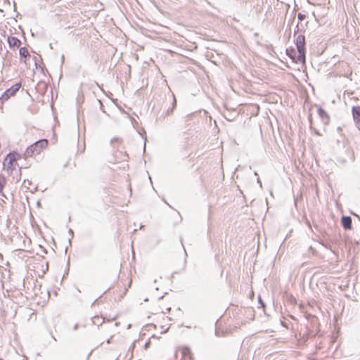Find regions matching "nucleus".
<instances>
[{"label":"nucleus","mask_w":360,"mask_h":360,"mask_svg":"<svg viewBox=\"0 0 360 360\" xmlns=\"http://www.w3.org/2000/svg\"><path fill=\"white\" fill-rule=\"evenodd\" d=\"M21 154L12 151L6 155L3 162V169L8 174H11L18 167V160L21 158Z\"/></svg>","instance_id":"1"},{"label":"nucleus","mask_w":360,"mask_h":360,"mask_svg":"<svg viewBox=\"0 0 360 360\" xmlns=\"http://www.w3.org/2000/svg\"><path fill=\"white\" fill-rule=\"evenodd\" d=\"M48 147V141L41 139L27 148L23 154L25 159L40 154Z\"/></svg>","instance_id":"2"},{"label":"nucleus","mask_w":360,"mask_h":360,"mask_svg":"<svg viewBox=\"0 0 360 360\" xmlns=\"http://www.w3.org/2000/svg\"><path fill=\"white\" fill-rule=\"evenodd\" d=\"M295 45L298 52L297 57L293 58V62L305 63V37L303 34H299L295 39Z\"/></svg>","instance_id":"3"},{"label":"nucleus","mask_w":360,"mask_h":360,"mask_svg":"<svg viewBox=\"0 0 360 360\" xmlns=\"http://www.w3.org/2000/svg\"><path fill=\"white\" fill-rule=\"evenodd\" d=\"M163 82H164L165 86H167V91H168V94L166 96V100H168V101L172 103V107H169L166 110V112H162V115L164 117H165L169 115L173 112L174 108H175L176 104V101L174 94L171 91V89H169V87L167 86V81L165 79H164Z\"/></svg>","instance_id":"4"},{"label":"nucleus","mask_w":360,"mask_h":360,"mask_svg":"<svg viewBox=\"0 0 360 360\" xmlns=\"http://www.w3.org/2000/svg\"><path fill=\"white\" fill-rule=\"evenodd\" d=\"M21 87V83H16L15 84L13 85L11 88L7 89L1 96L0 99L7 101L9 99L11 96H13L17 91H19L20 88Z\"/></svg>","instance_id":"5"},{"label":"nucleus","mask_w":360,"mask_h":360,"mask_svg":"<svg viewBox=\"0 0 360 360\" xmlns=\"http://www.w3.org/2000/svg\"><path fill=\"white\" fill-rule=\"evenodd\" d=\"M341 224L345 229H352V218L349 216H342L341 218Z\"/></svg>","instance_id":"6"},{"label":"nucleus","mask_w":360,"mask_h":360,"mask_svg":"<svg viewBox=\"0 0 360 360\" xmlns=\"http://www.w3.org/2000/svg\"><path fill=\"white\" fill-rule=\"evenodd\" d=\"M8 43L11 48H19L21 45V41L15 37H8Z\"/></svg>","instance_id":"7"},{"label":"nucleus","mask_w":360,"mask_h":360,"mask_svg":"<svg viewBox=\"0 0 360 360\" xmlns=\"http://www.w3.org/2000/svg\"><path fill=\"white\" fill-rule=\"evenodd\" d=\"M352 112L354 123L360 122V106H353Z\"/></svg>","instance_id":"8"},{"label":"nucleus","mask_w":360,"mask_h":360,"mask_svg":"<svg viewBox=\"0 0 360 360\" xmlns=\"http://www.w3.org/2000/svg\"><path fill=\"white\" fill-rule=\"evenodd\" d=\"M6 179L5 176L2 174H0V193L2 195H4V188L6 186Z\"/></svg>","instance_id":"9"},{"label":"nucleus","mask_w":360,"mask_h":360,"mask_svg":"<svg viewBox=\"0 0 360 360\" xmlns=\"http://www.w3.org/2000/svg\"><path fill=\"white\" fill-rule=\"evenodd\" d=\"M318 115L323 120H328V115L327 112L323 110L322 108H319L317 110Z\"/></svg>","instance_id":"10"},{"label":"nucleus","mask_w":360,"mask_h":360,"mask_svg":"<svg viewBox=\"0 0 360 360\" xmlns=\"http://www.w3.org/2000/svg\"><path fill=\"white\" fill-rule=\"evenodd\" d=\"M287 55L290 56V58L293 60V58H295L297 57V55H296V52L294 49H291L290 50L287 49L286 50Z\"/></svg>","instance_id":"11"},{"label":"nucleus","mask_w":360,"mask_h":360,"mask_svg":"<svg viewBox=\"0 0 360 360\" xmlns=\"http://www.w3.org/2000/svg\"><path fill=\"white\" fill-rule=\"evenodd\" d=\"M19 53L21 56L25 58L29 56V51L25 47L20 48Z\"/></svg>","instance_id":"12"},{"label":"nucleus","mask_w":360,"mask_h":360,"mask_svg":"<svg viewBox=\"0 0 360 360\" xmlns=\"http://www.w3.org/2000/svg\"><path fill=\"white\" fill-rule=\"evenodd\" d=\"M190 349L188 348H184L182 350V356L186 357L187 356L190 358Z\"/></svg>","instance_id":"13"},{"label":"nucleus","mask_w":360,"mask_h":360,"mask_svg":"<svg viewBox=\"0 0 360 360\" xmlns=\"http://www.w3.org/2000/svg\"><path fill=\"white\" fill-rule=\"evenodd\" d=\"M306 15L302 13L297 14V18L299 20L302 21L305 18Z\"/></svg>","instance_id":"14"},{"label":"nucleus","mask_w":360,"mask_h":360,"mask_svg":"<svg viewBox=\"0 0 360 360\" xmlns=\"http://www.w3.org/2000/svg\"><path fill=\"white\" fill-rule=\"evenodd\" d=\"M169 328V327L168 326V327H167L166 328H165V326H161V329H162V330H161V332H160V333H166V332L168 330Z\"/></svg>","instance_id":"15"},{"label":"nucleus","mask_w":360,"mask_h":360,"mask_svg":"<svg viewBox=\"0 0 360 360\" xmlns=\"http://www.w3.org/2000/svg\"><path fill=\"white\" fill-rule=\"evenodd\" d=\"M127 292V289L126 288H124L122 291V293L120 294V295L119 296V298H122L123 297L124 295H125Z\"/></svg>","instance_id":"16"},{"label":"nucleus","mask_w":360,"mask_h":360,"mask_svg":"<svg viewBox=\"0 0 360 360\" xmlns=\"http://www.w3.org/2000/svg\"><path fill=\"white\" fill-rule=\"evenodd\" d=\"M298 31H299V22H297V24L296 25V30L294 32V36L296 35V34L298 32Z\"/></svg>","instance_id":"17"},{"label":"nucleus","mask_w":360,"mask_h":360,"mask_svg":"<svg viewBox=\"0 0 360 360\" xmlns=\"http://www.w3.org/2000/svg\"><path fill=\"white\" fill-rule=\"evenodd\" d=\"M355 125L357 127V129L360 131V122L355 123Z\"/></svg>","instance_id":"18"},{"label":"nucleus","mask_w":360,"mask_h":360,"mask_svg":"<svg viewBox=\"0 0 360 360\" xmlns=\"http://www.w3.org/2000/svg\"><path fill=\"white\" fill-rule=\"evenodd\" d=\"M215 334H216V335H217V336H219V335H219V330H218L217 329H216V330H215Z\"/></svg>","instance_id":"19"},{"label":"nucleus","mask_w":360,"mask_h":360,"mask_svg":"<svg viewBox=\"0 0 360 360\" xmlns=\"http://www.w3.org/2000/svg\"><path fill=\"white\" fill-rule=\"evenodd\" d=\"M257 183L259 184L260 186H262V182L259 178L257 179Z\"/></svg>","instance_id":"20"},{"label":"nucleus","mask_w":360,"mask_h":360,"mask_svg":"<svg viewBox=\"0 0 360 360\" xmlns=\"http://www.w3.org/2000/svg\"><path fill=\"white\" fill-rule=\"evenodd\" d=\"M166 310H167V311H169L171 310V308H170V307H167V308H166Z\"/></svg>","instance_id":"21"},{"label":"nucleus","mask_w":360,"mask_h":360,"mask_svg":"<svg viewBox=\"0 0 360 360\" xmlns=\"http://www.w3.org/2000/svg\"><path fill=\"white\" fill-rule=\"evenodd\" d=\"M255 175L257 176V172H255Z\"/></svg>","instance_id":"22"},{"label":"nucleus","mask_w":360,"mask_h":360,"mask_svg":"<svg viewBox=\"0 0 360 360\" xmlns=\"http://www.w3.org/2000/svg\"><path fill=\"white\" fill-rule=\"evenodd\" d=\"M162 313L163 314H165V312L164 311V310H162Z\"/></svg>","instance_id":"23"},{"label":"nucleus","mask_w":360,"mask_h":360,"mask_svg":"<svg viewBox=\"0 0 360 360\" xmlns=\"http://www.w3.org/2000/svg\"><path fill=\"white\" fill-rule=\"evenodd\" d=\"M0 360H4V359L0 358Z\"/></svg>","instance_id":"24"}]
</instances>
